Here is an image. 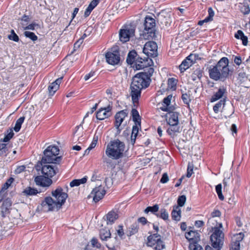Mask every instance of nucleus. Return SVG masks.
I'll use <instances>...</instances> for the list:
<instances>
[{"mask_svg": "<svg viewBox=\"0 0 250 250\" xmlns=\"http://www.w3.org/2000/svg\"><path fill=\"white\" fill-rule=\"evenodd\" d=\"M229 63V59L227 57L222 58L215 66L209 69V77L214 81H225L230 72Z\"/></svg>", "mask_w": 250, "mask_h": 250, "instance_id": "obj_1", "label": "nucleus"}, {"mask_svg": "<svg viewBox=\"0 0 250 250\" xmlns=\"http://www.w3.org/2000/svg\"><path fill=\"white\" fill-rule=\"evenodd\" d=\"M150 82L143 73H139L132 78V81L130 85L131 96L134 104L138 102L139 98L141 96V90L147 87Z\"/></svg>", "mask_w": 250, "mask_h": 250, "instance_id": "obj_2", "label": "nucleus"}, {"mask_svg": "<svg viewBox=\"0 0 250 250\" xmlns=\"http://www.w3.org/2000/svg\"><path fill=\"white\" fill-rule=\"evenodd\" d=\"M125 148V144L123 142L119 139L114 140L107 144L105 153L108 158L118 160L124 157Z\"/></svg>", "mask_w": 250, "mask_h": 250, "instance_id": "obj_3", "label": "nucleus"}, {"mask_svg": "<svg viewBox=\"0 0 250 250\" xmlns=\"http://www.w3.org/2000/svg\"><path fill=\"white\" fill-rule=\"evenodd\" d=\"M59 148L57 146H48L43 152V156L42 158V163L59 164L62 159L61 156L57 157L59 154Z\"/></svg>", "mask_w": 250, "mask_h": 250, "instance_id": "obj_4", "label": "nucleus"}, {"mask_svg": "<svg viewBox=\"0 0 250 250\" xmlns=\"http://www.w3.org/2000/svg\"><path fill=\"white\" fill-rule=\"evenodd\" d=\"M221 229H223V225L221 223L219 224L218 227L214 228L213 232L210 236L212 246L216 250H220L223 244L224 234Z\"/></svg>", "mask_w": 250, "mask_h": 250, "instance_id": "obj_5", "label": "nucleus"}, {"mask_svg": "<svg viewBox=\"0 0 250 250\" xmlns=\"http://www.w3.org/2000/svg\"><path fill=\"white\" fill-rule=\"evenodd\" d=\"M144 38L147 39H153L156 37L155 35V20L149 16L146 17L144 22Z\"/></svg>", "mask_w": 250, "mask_h": 250, "instance_id": "obj_6", "label": "nucleus"}, {"mask_svg": "<svg viewBox=\"0 0 250 250\" xmlns=\"http://www.w3.org/2000/svg\"><path fill=\"white\" fill-rule=\"evenodd\" d=\"M147 245L152 247L155 250H162L165 247L161 236L157 233L148 236Z\"/></svg>", "mask_w": 250, "mask_h": 250, "instance_id": "obj_7", "label": "nucleus"}, {"mask_svg": "<svg viewBox=\"0 0 250 250\" xmlns=\"http://www.w3.org/2000/svg\"><path fill=\"white\" fill-rule=\"evenodd\" d=\"M135 27L131 25H125L119 31V38L121 42H126L135 35Z\"/></svg>", "mask_w": 250, "mask_h": 250, "instance_id": "obj_8", "label": "nucleus"}, {"mask_svg": "<svg viewBox=\"0 0 250 250\" xmlns=\"http://www.w3.org/2000/svg\"><path fill=\"white\" fill-rule=\"evenodd\" d=\"M51 193L53 200L58 205V207L61 208L68 197L67 194L64 192L63 189L60 187H58L55 190H52Z\"/></svg>", "mask_w": 250, "mask_h": 250, "instance_id": "obj_9", "label": "nucleus"}, {"mask_svg": "<svg viewBox=\"0 0 250 250\" xmlns=\"http://www.w3.org/2000/svg\"><path fill=\"white\" fill-rule=\"evenodd\" d=\"M41 205L42 210L45 212L53 211L55 209L58 210L60 208L53 198L50 196L45 197L42 202Z\"/></svg>", "mask_w": 250, "mask_h": 250, "instance_id": "obj_10", "label": "nucleus"}, {"mask_svg": "<svg viewBox=\"0 0 250 250\" xmlns=\"http://www.w3.org/2000/svg\"><path fill=\"white\" fill-rule=\"evenodd\" d=\"M157 45L153 41H149L146 42L143 48V53L149 57H155L158 55Z\"/></svg>", "mask_w": 250, "mask_h": 250, "instance_id": "obj_11", "label": "nucleus"}, {"mask_svg": "<svg viewBox=\"0 0 250 250\" xmlns=\"http://www.w3.org/2000/svg\"><path fill=\"white\" fill-rule=\"evenodd\" d=\"M105 58L108 63L111 65L117 64L120 60L119 51L117 49L108 51L105 54Z\"/></svg>", "mask_w": 250, "mask_h": 250, "instance_id": "obj_12", "label": "nucleus"}, {"mask_svg": "<svg viewBox=\"0 0 250 250\" xmlns=\"http://www.w3.org/2000/svg\"><path fill=\"white\" fill-rule=\"evenodd\" d=\"M198 57L197 54H190L179 65V69L181 72H184L196 60Z\"/></svg>", "mask_w": 250, "mask_h": 250, "instance_id": "obj_13", "label": "nucleus"}, {"mask_svg": "<svg viewBox=\"0 0 250 250\" xmlns=\"http://www.w3.org/2000/svg\"><path fill=\"white\" fill-rule=\"evenodd\" d=\"M105 194V190L104 188L100 186L93 189L90 193V195L93 197V201L96 203L102 199Z\"/></svg>", "mask_w": 250, "mask_h": 250, "instance_id": "obj_14", "label": "nucleus"}, {"mask_svg": "<svg viewBox=\"0 0 250 250\" xmlns=\"http://www.w3.org/2000/svg\"><path fill=\"white\" fill-rule=\"evenodd\" d=\"M111 110L112 106L110 105L100 108L96 113V118L99 120H103L111 116L112 115Z\"/></svg>", "mask_w": 250, "mask_h": 250, "instance_id": "obj_15", "label": "nucleus"}, {"mask_svg": "<svg viewBox=\"0 0 250 250\" xmlns=\"http://www.w3.org/2000/svg\"><path fill=\"white\" fill-rule=\"evenodd\" d=\"M128 113V112L127 110L125 109L120 111L116 114L115 116V126L119 131H121V129H120L119 127L123 123L125 117L127 116Z\"/></svg>", "mask_w": 250, "mask_h": 250, "instance_id": "obj_16", "label": "nucleus"}, {"mask_svg": "<svg viewBox=\"0 0 250 250\" xmlns=\"http://www.w3.org/2000/svg\"><path fill=\"white\" fill-rule=\"evenodd\" d=\"M34 181L37 186L42 187H49L52 184V180L44 175L36 176Z\"/></svg>", "mask_w": 250, "mask_h": 250, "instance_id": "obj_17", "label": "nucleus"}, {"mask_svg": "<svg viewBox=\"0 0 250 250\" xmlns=\"http://www.w3.org/2000/svg\"><path fill=\"white\" fill-rule=\"evenodd\" d=\"M149 60L151 61V59H148V58L146 59L138 57L135 62L133 67L137 70L144 69L150 65L149 62H148Z\"/></svg>", "mask_w": 250, "mask_h": 250, "instance_id": "obj_18", "label": "nucleus"}, {"mask_svg": "<svg viewBox=\"0 0 250 250\" xmlns=\"http://www.w3.org/2000/svg\"><path fill=\"white\" fill-rule=\"evenodd\" d=\"M42 172L43 175L50 178L56 174V171L52 166L44 165L42 167Z\"/></svg>", "mask_w": 250, "mask_h": 250, "instance_id": "obj_19", "label": "nucleus"}, {"mask_svg": "<svg viewBox=\"0 0 250 250\" xmlns=\"http://www.w3.org/2000/svg\"><path fill=\"white\" fill-rule=\"evenodd\" d=\"M158 21L160 23L163 28L169 26L172 22L170 15L168 14L165 15L160 14L158 16Z\"/></svg>", "mask_w": 250, "mask_h": 250, "instance_id": "obj_20", "label": "nucleus"}, {"mask_svg": "<svg viewBox=\"0 0 250 250\" xmlns=\"http://www.w3.org/2000/svg\"><path fill=\"white\" fill-rule=\"evenodd\" d=\"M185 237L191 243L196 244L200 240V234L197 231L190 230L185 234Z\"/></svg>", "mask_w": 250, "mask_h": 250, "instance_id": "obj_21", "label": "nucleus"}, {"mask_svg": "<svg viewBox=\"0 0 250 250\" xmlns=\"http://www.w3.org/2000/svg\"><path fill=\"white\" fill-rule=\"evenodd\" d=\"M62 79V77L59 78L48 86V89L50 95L53 96L59 89Z\"/></svg>", "mask_w": 250, "mask_h": 250, "instance_id": "obj_22", "label": "nucleus"}, {"mask_svg": "<svg viewBox=\"0 0 250 250\" xmlns=\"http://www.w3.org/2000/svg\"><path fill=\"white\" fill-rule=\"evenodd\" d=\"M12 205V202L10 199L4 200L1 206V212L2 217H5L9 213V210Z\"/></svg>", "mask_w": 250, "mask_h": 250, "instance_id": "obj_23", "label": "nucleus"}, {"mask_svg": "<svg viewBox=\"0 0 250 250\" xmlns=\"http://www.w3.org/2000/svg\"><path fill=\"white\" fill-rule=\"evenodd\" d=\"M179 114L177 112H171L168 111V119L167 122L168 124L177 125L179 124Z\"/></svg>", "mask_w": 250, "mask_h": 250, "instance_id": "obj_24", "label": "nucleus"}, {"mask_svg": "<svg viewBox=\"0 0 250 250\" xmlns=\"http://www.w3.org/2000/svg\"><path fill=\"white\" fill-rule=\"evenodd\" d=\"M172 98V95H169L167 97L164 99L163 103L162 104V106L160 107V108L162 111H169L172 109L170 107H169V105H170L171 103Z\"/></svg>", "mask_w": 250, "mask_h": 250, "instance_id": "obj_25", "label": "nucleus"}, {"mask_svg": "<svg viewBox=\"0 0 250 250\" xmlns=\"http://www.w3.org/2000/svg\"><path fill=\"white\" fill-rule=\"evenodd\" d=\"M41 192V191H38L36 188L31 187L26 188L22 192L23 195L26 197L35 196Z\"/></svg>", "mask_w": 250, "mask_h": 250, "instance_id": "obj_26", "label": "nucleus"}, {"mask_svg": "<svg viewBox=\"0 0 250 250\" xmlns=\"http://www.w3.org/2000/svg\"><path fill=\"white\" fill-rule=\"evenodd\" d=\"M226 88L224 87H220L218 90L211 97L210 102H214L222 98L224 94L226 92Z\"/></svg>", "mask_w": 250, "mask_h": 250, "instance_id": "obj_27", "label": "nucleus"}, {"mask_svg": "<svg viewBox=\"0 0 250 250\" xmlns=\"http://www.w3.org/2000/svg\"><path fill=\"white\" fill-rule=\"evenodd\" d=\"M169 127L167 129V132L171 137H174L176 133H178L180 132L181 129L178 124H177L176 125L169 124Z\"/></svg>", "mask_w": 250, "mask_h": 250, "instance_id": "obj_28", "label": "nucleus"}, {"mask_svg": "<svg viewBox=\"0 0 250 250\" xmlns=\"http://www.w3.org/2000/svg\"><path fill=\"white\" fill-rule=\"evenodd\" d=\"M118 218L117 214L114 211H110L106 215V223L107 225H112Z\"/></svg>", "mask_w": 250, "mask_h": 250, "instance_id": "obj_29", "label": "nucleus"}, {"mask_svg": "<svg viewBox=\"0 0 250 250\" xmlns=\"http://www.w3.org/2000/svg\"><path fill=\"white\" fill-rule=\"evenodd\" d=\"M137 57V53L135 50H132L130 51L127 56L126 58V62L129 64H133V63L135 64V62L136 61V60L137 58L136 57Z\"/></svg>", "mask_w": 250, "mask_h": 250, "instance_id": "obj_30", "label": "nucleus"}, {"mask_svg": "<svg viewBox=\"0 0 250 250\" xmlns=\"http://www.w3.org/2000/svg\"><path fill=\"white\" fill-rule=\"evenodd\" d=\"M100 237L102 241H106L108 238H110L111 233L107 229H103L100 230Z\"/></svg>", "mask_w": 250, "mask_h": 250, "instance_id": "obj_31", "label": "nucleus"}, {"mask_svg": "<svg viewBox=\"0 0 250 250\" xmlns=\"http://www.w3.org/2000/svg\"><path fill=\"white\" fill-rule=\"evenodd\" d=\"M132 119L135 123V125L141 126V118L138 111L136 109H132L131 111Z\"/></svg>", "mask_w": 250, "mask_h": 250, "instance_id": "obj_32", "label": "nucleus"}, {"mask_svg": "<svg viewBox=\"0 0 250 250\" xmlns=\"http://www.w3.org/2000/svg\"><path fill=\"white\" fill-rule=\"evenodd\" d=\"M226 100L225 99L220 100L216 103L213 107L214 112L215 113H218L225 105Z\"/></svg>", "mask_w": 250, "mask_h": 250, "instance_id": "obj_33", "label": "nucleus"}, {"mask_svg": "<svg viewBox=\"0 0 250 250\" xmlns=\"http://www.w3.org/2000/svg\"><path fill=\"white\" fill-rule=\"evenodd\" d=\"M171 216L173 220L175 221H179L181 218V210L179 208L178 206L174 207L172 212Z\"/></svg>", "mask_w": 250, "mask_h": 250, "instance_id": "obj_34", "label": "nucleus"}, {"mask_svg": "<svg viewBox=\"0 0 250 250\" xmlns=\"http://www.w3.org/2000/svg\"><path fill=\"white\" fill-rule=\"evenodd\" d=\"M140 127L141 126L138 125H133L132 127V133L131 135V143L132 145H133L135 143L139 129Z\"/></svg>", "mask_w": 250, "mask_h": 250, "instance_id": "obj_35", "label": "nucleus"}, {"mask_svg": "<svg viewBox=\"0 0 250 250\" xmlns=\"http://www.w3.org/2000/svg\"><path fill=\"white\" fill-rule=\"evenodd\" d=\"M156 216L157 217L161 218V219L164 220H168L169 217L167 211L164 208H161L160 210L159 211V212H157V213L156 214Z\"/></svg>", "mask_w": 250, "mask_h": 250, "instance_id": "obj_36", "label": "nucleus"}, {"mask_svg": "<svg viewBox=\"0 0 250 250\" xmlns=\"http://www.w3.org/2000/svg\"><path fill=\"white\" fill-rule=\"evenodd\" d=\"M139 227L137 223H134L128 228L127 236H130L136 234L138 231Z\"/></svg>", "mask_w": 250, "mask_h": 250, "instance_id": "obj_37", "label": "nucleus"}, {"mask_svg": "<svg viewBox=\"0 0 250 250\" xmlns=\"http://www.w3.org/2000/svg\"><path fill=\"white\" fill-rule=\"evenodd\" d=\"M240 9L241 12L244 15H248L250 12V8L247 2L244 1L243 3H240Z\"/></svg>", "mask_w": 250, "mask_h": 250, "instance_id": "obj_38", "label": "nucleus"}, {"mask_svg": "<svg viewBox=\"0 0 250 250\" xmlns=\"http://www.w3.org/2000/svg\"><path fill=\"white\" fill-rule=\"evenodd\" d=\"M145 68L146 69L144 70V72H140V73H143L147 77L148 80L150 82V77L152 76L154 72V69L152 67L148 66Z\"/></svg>", "mask_w": 250, "mask_h": 250, "instance_id": "obj_39", "label": "nucleus"}, {"mask_svg": "<svg viewBox=\"0 0 250 250\" xmlns=\"http://www.w3.org/2000/svg\"><path fill=\"white\" fill-rule=\"evenodd\" d=\"M25 119V117L24 116L21 117L19 118L15 124V125L14 127V130L16 132H19L21 129V125L23 123Z\"/></svg>", "mask_w": 250, "mask_h": 250, "instance_id": "obj_40", "label": "nucleus"}, {"mask_svg": "<svg viewBox=\"0 0 250 250\" xmlns=\"http://www.w3.org/2000/svg\"><path fill=\"white\" fill-rule=\"evenodd\" d=\"M159 210V206L158 205H155L154 206L151 207H147L144 210V212L148 213L149 212H152L153 214L156 215L157 212Z\"/></svg>", "mask_w": 250, "mask_h": 250, "instance_id": "obj_41", "label": "nucleus"}, {"mask_svg": "<svg viewBox=\"0 0 250 250\" xmlns=\"http://www.w3.org/2000/svg\"><path fill=\"white\" fill-rule=\"evenodd\" d=\"M7 132V133L5 135L4 138L0 140V142H7L13 137L14 133L12 129L8 130Z\"/></svg>", "mask_w": 250, "mask_h": 250, "instance_id": "obj_42", "label": "nucleus"}, {"mask_svg": "<svg viewBox=\"0 0 250 250\" xmlns=\"http://www.w3.org/2000/svg\"><path fill=\"white\" fill-rule=\"evenodd\" d=\"M23 34L26 38L30 39L33 42H35L38 40V37L33 32L26 31Z\"/></svg>", "mask_w": 250, "mask_h": 250, "instance_id": "obj_43", "label": "nucleus"}, {"mask_svg": "<svg viewBox=\"0 0 250 250\" xmlns=\"http://www.w3.org/2000/svg\"><path fill=\"white\" fill-rule=\"evenodd\" d=\"M215 190L219 199L223 201L224 199V197L222 192V185L221 184L217 185L215 187Z\"/></svg>", "mask_w": 250, "mask_h": 250, "instance_id": "obj_44", "label": "nucleus"}, {"mask_svg": "<svg viewBox=\"0 0 250 250\" xmlns=\"http://www.w3.org/2000/svg\"><path fill=\"white\" fill-rule=\"evenodd\" d=\"M244 236V235L242 232L236 234L234 235L233 237H232V240L233 242H238L239 243V242L243 240Z\"/></svg>", "mask_w": 250, "mask_h": 250, "instance_id": "obj_45", "label": "nucleus"}, {"mask_svg": "<svg viewBox=\"0 0 250 250\" xmlns=\"http://www.w3.org/2000/svg\"><path fill=\"white\" fill-rule=\"evenodd\" d=\"M8 38L9 40L18 42L19 41L18 36L15 33L14 30H11V34L8 35Z\"/></svg>", "mask_w": 250, "mask_h": 250, "instance_id": "obj_46", "label": "nucleus"}, {"mask_svg": "<svg viewBox=\"0 0 250 250\" xmlns=\"http://www.w3.org/2000/svg\"><path fill=\"white\" fill-rule=\"evenodd\" d=\"M182 99L183 102L187 104H189L191 100L190 98V94L187 93H183L182 95Z\"/></svg>", "mask_w": 250, "mask_h": 250, "instance_id": "obj_47", "label": "nucleus"}, {"mask_svg": "<svg viewBox=\"0 0 250 250\" xmlns=\"http://www.w3.org/2000/svg\"><path fill=\"white\" fill-rule=\"evenodd\" d=\"M13 181H14V179L13 178H9L6 181V182L3 185L0 191H3L6 190L7 188H8L9 186L13 183Z\"/></svg>", "mask_w": 250, "mask_h": 250, "instance_id": "obj_48", "label": "nucleus"}, {"mask_svg": "<svg viewBox=\"0 0 250 250\" xmlns=\"http://www.w3.org/2000/svg\"><path fill=\"white\" fill-rule=\"evenodd\" d=\"M40 26L39 24L33 22L24 27L25 30H34L36 28H39Z\"/></svg>", "mask_w": 250, "mask_h": 250, "instance_id": "obj_49", "label": "nucleus"}, {"mask_svg": "<svg viewBox=\"0 0 250 250\" xmlns=\"http://www.w3.org/2000/svg\"><path fill=\"white\" fill-rule=\"evenodd\" d=\"M186 197L185 195H181L179 197L177 203L179 206L183 207L186 202Z\"/></svg>", "mask_w": 250, "mask_h": 250, "instance_id": "obj_50", "label": "nucleus"}, {"mask_svg": "<svg viewBox=\"0 0 250 250\" xmlns=\"http://www.w3.org/2000/svg\"><path fill=\"white\" fill-rule=\"evenodd\" d=\"M117 233L120 237L122 238L124 235V231L123 229V226L122 225H119L118 226V229L116 230Z\"/></svg>", "mask_w": 250, "mask_h": 250, "instance_id": "obj_51", "label": "nucleus"}, {"mask_svg": "<svg viewBox=\"0 0 250 250\" xmlns=\"http://www.w3.org/2000/svg\"><path fill=\"white\" fill-rule=\"evenodd\" d=\"M91 245L94 247L100 248L101 247V244L98 242L96 238H93L91 240Z\"/></svg>", "mask_w": 250, "mask_h": 250, "instance_id": "obj_52", "label": "nucleus"}, {"mask_svg": "<svg viewBox=\"0 0 250 250\" xmlns=\"http://www.w3.org/2000/svg\"><path fill=\"white\" fill-rule=\"evenodd\" d=\"M168 84L170 86L171 88H173L176 85V81L173 78H169L168 80Z\"/></svg>", "mask_w": 250, "mask_h": 250, "instance_id": "obj_53", "label": "nucleus"}, {"mask_svg": "<svg viewBox=\"0 0 250 250\" xmlns=\"http://www.w3.org/2000/svg\"><path fill=\"white\" fill-rule=\"evenodd\" d=\"M169 180L168 176L167 173H164L160 180L162 183L165 184L167 183Z\"/></svg>", "mask_w": 250, "mask_h": 250, "instance_id": "obj_54", "label": "nucleus"}, {"mask_svg": "<svg viewBox=\"0 0 250 250\" xmlns=\"http://www.w3.org/2000/svg\"><path fill=\"white\" fill-rule=\"evenodd\" d=\"M99 2V0H93L88 7L93 10L98 5Z\"/></svg>", "mask_w": 250, "mask_h": 250, "instance_id": "obj_55", "label": "nucleus"}, {"mask_svg": "<svg viewBox=\"0 0 250 250\" xmlns=\"http://www.w3.org/2000/svg\"><path fill=\"white\" fill-rule=\"evenodd\" d=\"M83 42V38H81L74 43V48L75 50L79 48V47L82 44Z\"/></svg>", "mask_w": 250, "mask_h": 250, "instance_id": "obj_56", "label": "nucleus"}, {"mask_svg": "<svg viewBox=\"0 0 250 250\" xmlns=\"http://www.w3.org/2000/svg\"><path fill=\"white\" fill-rule=\"evenodd\" d=\"M95 75V72L91 71L89 73L86 74L84 77V79L85 81H87L90 78L94 77Z\"/></svg>", "mask_w": 250, "mask_h": 250, "instance_id": "obj_57", "label": "nucleus"}, {"mask_svg": "<svg viewBox=\"0 0 250 250\" xmlns=\"http://www.w3.org/2000/svg\"><path fill=\"white\" fill-rule=\"evenodd\" d=\"M193 173V168L191 166L188 165V169H187V177L189 178L191 177V175Z\"/></svg>", "mask_w": 250, "mask_h": 250, "instance_id": "obj_58", "label": "nucleus"}, {"mask_svg": "<svg viewBox=\"0 0 250 250\" xmlns=\"http://www.w3.org/2000/svg\"><path fill=\"white\" fill-rule=\"evenodd\" d=\"M244 35H245L243 31L240 30H239L237 31V33H235L234 37L235 38L237 39H240Z\"/></svg>", "mask_w": 250, "mask_h": 250, "instance_id": "obj_59", "label": "nucleus"}, {"mask_svg": "<svg viewBox=\"0 0 250 250\" xmlns=\"http://www.w3.org/2000/svg\"><path fill=\"white\" fill-rule=\"evenodd\" d=\"M195 75H197V77H198V78L199 79H200L201 78L202 76V73L200 72V70H196V71H195L194 72V73H193V76H192L193 77V80L194 81H195L196 80V77H195Z\"/></svg>", "mask_w": 250, "mask_h": 250, "instance_id": "obj_60", "label": "nucleus"}, {"mask_svg": "<svg viewBox=\"0 0 250 250\" xmlns=\"http://www.w3.org/2000/svg\"><path fill=\"white\" fill-rule=\"evenodd\" d=\"M221 214V212L219 210H214L213 211H212L211 213V216L212 218L216 217H219L220 216Z\"/></svg>", "mask_w": 250, "mask_h": 250, "instance_id": "obj_61", "label": "nucleus"}, {"mask_svg": "<svg viewBox=\"0 0 250 250\" xmlns=\"http://www.w3.org/2000/svg\"><path fill=\"white\" fill-rule=\"evenodd\" d=\"M233 244L230 249L232 250H239L240 249V244L238 242H233Z\"/></svg>", "mask_w": 250, "mask_h": 250, "instance_id": "obj_62", "label": "nucleus"}, {"mask_svg": "<svg viewBox=\"0 0 250 250\" xmlns=\"http://www.w3.org/2000/svg\"><path fill=\"white\" fill-rule=\"evenodd\" d=\"M102 159L103 162L107 164V166L111 165V164H112L111 161L110 159H108L107 157H105L104 156H103Z\"/></svg>", "mask_w": 250, "mask_h": 250, "instance_id": "obj_63", "label": "nucleus"}, {"mask_svg": "<svg viewBox=\"0 0 250 250\" xmlns=\"http://www.w3.org/2000/svg\"><path fill=\"white\" fill-rule=\"evenodd\" d=\"M79 185H80V183L78 182V181L77 180V179H74V180H72L70 183V186L71 187L78 186Z\"/></svg>", "mask_w": 250, "mask_h": 250, "instance_id": "obj_64", "label": "nucleus"}]
</instances>
